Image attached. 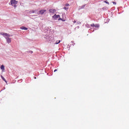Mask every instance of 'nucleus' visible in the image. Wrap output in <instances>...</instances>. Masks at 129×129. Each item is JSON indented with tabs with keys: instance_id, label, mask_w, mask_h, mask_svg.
<instances>
[{
	"instance_id": "aec40b11",
	"label": "nucleus",
	"mask_w": 129,
	"mask_h": 129,
	"mask_svg": "<svg viewBox=\"0 0 129 129\" xmlns=\"http://www.w3.org/2000/svg\"><path fill=\"white\" fill-rule=\"evenodd\" d=\"M91 27H95V25L94 24H91Z\"/></svg>"
},
{
	"instance_id": "0eeeda50",
	"label": "nucleus",
	"mask_w": 129,
	"mask_h": 129,
	"mask_svg": "<svg viewBox=\"0 0 129 129\" xmlns=\"http://www.w3.org/2000/svg\"><path fill=\"white\" fill-rule=\"evenodd\" d=\"M85 6H86V5H84L82 6H79V10H82V9H84L85 8Z\"/></svg>"
},
{
	"instance_id": "2f4dec72",
	"label": "nucleus",
	"mask_w": 129,
	"mask_h": 129,
	"mask_svg": "<svg viewBox=\"0 0 129 129\" xmlns=\"http://www.w3.org/2000/svg\"><path fill=\"white\" fill-rule=\"evenodd\" d=\"M4 89H6V88H4Z\"/></svg>"
},
{
	"instance_id": "20e7f679",
	"label": "nucleus",
	"mask_w": 129,
	"mask_h": 129,
	"mask_svg": "<svg viewBox=\"0 0 129 129\" xmlns=\"http://www.w3.org/2000/svg\"><path fill=\"white\" fill-rule=\"evenodd\" d=\"M49 12L51 13V14H54L56 13V10L55 9H49Z\"/></svg>"
},
{
	"instance_id": "bb28decb",
	"label": "nucleus",
	"mask_w": 129,
	"mask_h": 129,
	"mask_svg": "<svg viewBox=\"0 0 129 129\" xmlns=\"http://www.w3.org/2000/svg\"><path fill=\"white\" fill-rule=\"evenodd\" d=\"M103 10H105V8L103 7Z\"/></svg>"
},
{
	"instance_id": "ddd939ff",
	"label": "nucleus",
	"mask_w": 129,
	"mask_h": 129,
	"mask_svg": "<svg viewBox=\"0 0 129 129\" xmlns=\"http://www.w3.org/2000/svg\"><path fill=\"white\" fill-rule=\"evenodd\" d=\"M58 21H62V22H65V19H63L60 17L58 18Z\"/></svg>"
},
{
	"instance_id": "412c9836",
	"label": "nucleus",
	"mask_w": 129,
	"mask_h": 129,
	"mask_svg": "<svg viewBox=\"0 0 129 129\" xmlns=\"http://www.w3.org/2000/svg\"><path fill=\"white\" fill-rule=\"evenodd\" d=\"M16 4H14L13 5V7H14V8H17V5H16Z\"/></svg>"
},
{
	"instance_id": "1a4fd4ad",
	"label": "nucleus",
	"mask_w": 129,
	"mask_h": 129,
	"mask_svg": "<svg viewBox=\"0 0 129 129\" xmlns=\"http://www.w3.org/2000/svg\"><path fill=\"white\" fill-rule=\"evenodd\" d=\"M29 14H35V10H31L29 12Z\"/></svg>"
},
{
	"instance_id": "c85d7f7f",
	"label": "nucleus",
	"mask_w": 129,
	"mask_h": 129,
	"mask_svg": "<svg viewBox=\"0 0 129 129\" xmlns=\"http://www.w3.org/2000/svg\"><path fill=\"white\" fill-rule=\"evenodd\" d=\"M73 46H74V45H75V43H74V44H73Z\"/></svg>"
},
{
	"instance_id": "b1692460",
	"label": "nucleus",
	"mask_w": 129,
	"mask_h": 129,
	"mask_svg": "<svg viewBox=\"0 0 129 129\" xmlns=\"http://www.w3.org/2000/svg\"><path fill=\"white\" fill-rule=\"evenodd\" d=\"M34 12H35V13H38L37 10H34Z\"/></svg>"
},
{
	"instance_id": "f3484780",
	"label": "nucleus",
	"mask_w": 129,
	"mask_h": 129,
	"mask_svg": "<svg viewBox=\"0 0 129 129\" xmlns=\"http://www.w3.org/2000/svg\"><path fill=\"white\" fill-rule=\"evenodd\" d=\"M86 27H87V28H90V25H89L88 24L86 25Z\"/></svg>"
},
{
	"instance_id": "2eb2a0df",
	"label": "nucleus",
	"mask_w": 129,
	"mask_h": 129,
	"mask_svg": "<svg viewBox=\"0 0 129 129\" xmlns=\"http://www.w3.org/2000/svg\"><path fill=\"white\" fill-rule=\"evenodd\" d=\"M95 28H99V24H95Z\"/></svg>"
},
{
	"instance_id": "6e6552de",
	"label": "nucleus",
	"mask_w": 129,
	"mask_h": 129,
	"mask_svg": "<svg viewBox=\"0 0 129 129\" xmlns=\"http://www.w3.org/2000/svg\"><path fill=\"white\" fill-rule=\"evenodd\" d=\"M20 29L21 30H24L25 31H27L28 30V28H27L25 26H22V27H20Z\"/></svg>"
},
{
	"instance_id": "f03ea898",
	"label": "nucleus",
	"mask_w": 129,
	"mask_h": 129,
	"mask_svg": "<svg viewBox=\"0 0 129 129\" xmlns=\"http://www.w3.org/2000/svg\"><path fill=\"white\" fill-rule=\"evenodd\" d=\"M10 3L11 6H14V5H17V4H18V2L16 1V0H11Z\"/></svg>"
},
{
	"instance_id": "7c9ffc66",
	"label": "nucleus",
	"mask_w": 129,
	"mask_h": 129,
	"mask_svg": "<svg viewBox=\"0 0 129 129\" xmlns=\"http://www.w3.org/2000/svg\"><path fill=\"white\" fill-rule=\"evenodd\" d=\"M72 43H73V41H72Z\"/></svg>"
},
{
	"instance_id": "a211bd4d",
	"label": "nucleus",
	"mask_w": 129,
	"mask_h": 129,
	"mask_svg": "<svg viewBox=\"0 0 129 129\" xmlns=\"http://www.w3.org/2000/svg\"><path fill=\"white\" fill-rule=\"evenodd\" d=\"M104 3H105V4H107V5H109V3L106 1H104Z\"/></svg>"
},
{
	"instance_id": "c756f323",
	"label": "nucleus",
	"mask_w": 129,
	"mask_h": 129,
	"mask_svg": "<svg viewBox=\"0 0 129 129\" xmlns=\"http://www.w3.org/2000/svg\"><path fill=\"white\" fill-rule=\"evenodd\" d=\"M77 28H78V29H79V26H78Z\"/></svg>"
},
{
	"instance_id": "9d476101",
	"label": "nucleus",
	"mask_w": 129,
	"mask_h": 129,
	"mask_svg": "<svg viewBox=\"0 0 129 129\" xmlns=\"http://www.w3.org/2000/svg\"><path fill=\"white\" fill-rule=\"evenodd\" d=\"M1 78H2L3 80H4V81H5L6 83H7V80H6V79H5V78L3 76H1Z\"/></svg>"
},
{
	"instance_id": "423d86ee",
	"label": "nucleus",
	"mask_w": 129,
	"mask_h": 129,
	"mask_svg": "<svg viewBox=\"0 0 129 129\" xmlns=\"http://www.w3.org/2000/svg\"><path fill=\"white\" fill-rule=\"evenodd\" d=\"M6 40H7V43H8V44H10V43H11V42H12V39L9 37H6Z\"/></svg>"
},
{
	"instance_id": "a878e982",
	"label": "nucleus",
	"mask_w": 129,
	"mask_h": 129,
	"mask_svg": "<svg viewBox=\"0 0 129 129\" xmlns=\"http://www.w3.org/2000/svg\"><path fill=\"white\" fill-rule=\"evenodd\" d=\"M56 71H57V69H55V70L54 71V72H56Z\"/></svg>"
},
{
	"instance_id": "cd10ccee",
	"label": "nucleus",
	"mask_w": 129,
	"mask_h": 129,
	"mask_svg": "<svg viewBox=\"0 0 129 129\" xmlns=\"http://www.w3.org/2000/svg\"><path fill=\"white\" fill-rule=\"evenodd\" d=\"M37 78L36 77H34V79H36Z\"/></svg>"
},
{
	"instance_id": "7ed1b4c3",
	"label": "nucleus",
	"mask_w": 129,
	"mask_h": 129,
	"mask_svg": "<svg viewBox=\"0 0 129 129\" xmlns=\"http://www.w3.org/2000/svg\"><path fill=\"white\" fill-rule=\"evenodd\" d=\"M1 35H2L3 36H6V37H8L9 38L11 37V35L4 32L1 33Z\"/></svg>"
},
{
	"instance_id": "dca6fc26",
	"label": "nucleus",
	"mask_w": 129,
	"mask_h": 129,
	"mask_svg": "<svg viewBox=\"0 0 129 129\" xmlns=\"http://www.w3.org/2000/svg\"><path fill=\"white\" fill-rule=\"evenodd\" d=\"M69 9V8H67V7L63 8V10H65L66 11H68Z\"/></svg>"
},
{
	"instance_id": "f8f14e48",
	"label": "nucleus",
	"mask_w": 129,
	"mask_h": 129,
	"mask_svg": "<svg viewBox=\"0 0 129 129\" xmlns=\"http://www.w3.org/2000/svg\"><path fill=\"white\" fill-rule=\"evenodd\" d=\"M60 42H61L60 40H57L54 44L57 45V44H60Z\"/></svg>"
},
{
	"instance_id": "5701e85b",
	"label": "nucleus",
	"mask_w": 129,
	"mask_h": 129,
	"mask_svg": "<svg viewBox=\"0 0 129 129\" xmlns=\"http://www.w3.org/2000/svg\"><path fill=\"white\" fill-rule=\"evenodd\" d=\"M37 15H31V17H36Z\"/></svg>"
},
{
	"instance_id": "39448f33",
	"label": "nucleus",
	"mask_w": 129,
	"mask_h": 129,
	"mask_svg": "<svg viewBox=\"0 0 129 129\" xmlns=\"http://www.w3.org/2000/svg\"><path fill=\"white\" fill-rule=\"evenodd\" d=\"M58 18H60V15H57L56 14H55L54 15H53L52 16V19H58Z\"/></svg>"
},
{
	"instance_id": "6ab92c4d",
	"label": "nucleus",
	"mask_w": 129,
	"mask_h": 129,
	"mask_svg": "<svg viewBox=\"0 0 129 129\" xmlns=\"http://www.w3.org/2000/svg\"><path fill=\"white\" fill-rule=\"evenodd\" d=\"M64 6L65 7H69V4L67 3Z\"/></svg>"
},
{
	"instance_id": "f257e3e1",
	"label": "nucleus",
	"mask_w": 129,
	"mask_h": 129,
	"mask_svg": "<svg viewBox=\"0 0 129 129\" xmlns=\"http://www.w3.org/2000/svg\"><path fill=\"white\" fill-rule=\"evenodd\" d=\"M46 12H47V10H41L39 12H37V14L38 15H41L42 16V15H44V14H45V13H46Z\"/></svg>"
},
{
	"instance_id": "4468645a",
	"label": "nucleus",
	"mask_w": 129,
	"mask_h": 129,
	"mask_svg": "<svg viewBox=\"0 0 129 129\" xmlns=\"http://www.w3.org/2000/svg\"><path fill=\"white\" fill-rule=\"evenodd\" d=\"M26 53H30V54H33V51H32V50L27 51H26Z\"/></svg>"
},
{
	"instance_id": "393cba45",
	"label": "nucleus",
	"mask_w": 129,
	"mask_h": 129,
	"mask_svg": "<svg viewBox=\"0 0 129 129\" xmlns=\"http://www.w3.org/2000/svg\"><path fill=\"white\" fill-rule=\"evenodd\" d=\"M75 23H76V21L74 20V23L75 24Z\"/></svg>"
},
{
	"instance_id": "9b49d317",
	"label": "nucleus",
	"mask_w": 129,
	"mask_h": 129,
	"mask_svg": "<svg viewBox=\"0 0 129 129\" xmlns=\"http://www.w3.org/2000/svg\"><path fill=\"white\" fill-rule=\"evenodd\" d=\"M1 69L2 70H5V66L4 64H2L1 66Z\"/></svg>"
},
{
	"instance_id": "4be33fe9",
	"label": "nucleus",
	"mask_w": 129,
	"mask_h": 129,
	"mask_svg": "<svg viewBox=\"0 0 129 129\" xmlns=\"http://www.w3.org/2000/svg\"><path fill=\"white\" fill-rule=\"evenodd\" d=\"M113 5H116V3H115V2H113Z\"/></svg>"
}]
</instances>
